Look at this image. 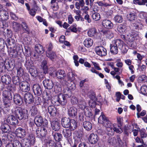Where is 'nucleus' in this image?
Wrapping results in <instances>:
<instances>
[{"label": "nucleus", "mask_w": 147, "mask_h": 147, "mask_svg": "<svg viewBox=\"0 0 147 147\" xmlns=\"http://www.w3.org/2000/svg\"><path fill=\"white\" fill-rule=\"evenodd\" d=\"M67 93H65L64 94H60L57 96H54L52 100H51V96L50 94L46 93V94L43 96V105L45 107H47L49 104L51 102L55 105H65L67 103V99L65 96L69 98L71 96V93L70 90H67Z\"/></svg>", "instance_id": "obj_1"}, {"label": "nucleus", "mask_w": 147, "mask_h": 147, "mask_svg": "<svg viewBox=\"0 0 147 147\" xmlns=\"http://www.w3.org/2000/svg\"><path fill=\"white\" fill-rule=\"evenodd\" d=\"M11 111L13 115L20 120L28 118V111L26 109L23 110L20 107L13 108L11 110Z\"/></svg>", "instance_id": "obj_2"}, {"label": "nucleus", "mask_w": 147, "mask_h": 147, "mask_svg": "<svg viewBox=\"0 0 147 147\" xmlns=\"http://www.w3.org/2000/svg\"><path fill=\"white\" fill-rule=\"evenodd\" d=\"M43 123L45 124L40 128L36 129V137L40 139L44 138L47 134V129L48 128L47 121L46 120Z\"/></svg>", "instance_id": "obj_3"}, {"label": "nucleus", "mask_w": 147, "mask_h": 147, "mask_svg": "<svg viewBox=\"0 0 147 147\" xmlns=\"http://www.w3.org/2000/svg\"><path fill=\"white\" fill-rule=\"evenodd\" d=\"M35 139L34 136L30 135L28 138H25L22 140V146L23 147H30L35 142Z\"/></svg>", "instance_id": "obj_4"}, {"label": "nucleus", "mask_w": 147, "mask_h": 147, "mask_svg": "<svg viewBox=\"0 0 147 147\" xmlns=\"http://www.w3.org/2000/svg\"><path fill=\"white\" fill-rule=\"evenodd\" d=\"M119 39L114 40L111 44L110 51L111 53L114 54H117L118 52V48L119 45Z\"/></svg>", "instance_id": "obj_5"}, {"label": "nucleus", "mask_w": 147, "mask_h": 147, "mask_svg": "<svg viewBox=\"0 0 147 147\" xmlns=\"http://www.w3.org/2000/svg\"><path fill=\"white\" fill-rule=\"evenodd\" d=\"M95 51L96 53L98 55L102 57L107 55V50L102 46H99L96 47Z\"/></svg>", "instance_id": "obj_6"}, {"label": "nucleus", "mask_w": 147, "mask_h": 147, "mask_svg": "<svg viewBox=\"0 0 147 147\" xmlns=\"http://www.w3.org/2000/svg\"><path fill=\"white\" fill-rule=\"evenodd\" d=\"M20 86L21 90L24 92H28L30 89V84L26 81L22 82Z\"/></svg>", "instance_id": "obj_7"}, {"label": "nucleus", "mask_w": 147, "mask_h": 147, "mask_svg": "<svg viewBox=\"0 0 147 147\" xmlns=\"http://www.w3.org/2000/svg\"><path fill=\"white\" fill-rule=\"evenodd\" d=\"M24 99L26 104H30L33 101V96L30 92H27L25 94Z\"/></svg>", "instance_id": "obj_8"}, {"label": "nucleus", "mask_w": 147, "mask_h": 147, "mask_svg": "<svg viewBox=\"0 0 147 147\" xmlns=\"http://www.w3.org/2000/svg\"><path fill=\"white\" fill-rule=\"evenodd\" d=\"M102 26L105 28L110 29L112 28L113 27V24L108 20H104L102 22Z\"/></svg>", "instance_id": "obj_9"}, {"label": "nucleus", "mask_w": 147, "mask_h": 147, "mask_svg": "<svg viewBox=\"0 0 147 147\" xmlns=\"http://www.w3.org/2000/svg\"><path fill=\"white\" fill-rule=\"evenodd\" d=\"M32 89L35 95L40 96L42 93L41 88L38 84H34L33 86Z\"/></svg>", "instance_id": "obj_10"}, {"label": "nucleus", "mask_w": 147, "mask_h": 147, "mask_svg": "<svg viewBox=\"0 0 147 147\" xmlns=\"http://www.w3.org/2000/svg\"><path fill=\"white\" fill-rule=\"evenodd\" d=\"M14 115H11L9 116L7 119V121L11 125H15L18 124V120Z\"/></svg>", "instance_id": "obj_11"}, {"label": "nucleus", "mask_w": 147, "mask_h": 147, "mask_svg": "<svg viewBox=\"0 0 147 147\" xmlns=\"http://www.w3.org/2000/svg\"><path fill=\"white\" fill-rule=\"evenodd\" d=\"M43 83L45 87L47 89H51L53 87V83L50 80H45L43 81Z\"/></svg>", "instance_id": "obj_12"}, {"label": "nucleus", "mask_w": 147, "mask_h": 147, "mask_svg": "<svg viewBox=\"0 0 147 147\" xmlns=\"http://www.w3.org/2000/svg\"><path fill=\"white\" fill-rule=\"evenodd\" d=\"M119 48L120 49L121 52L125 53L127 51L128 47L127 45L124 44L122 41L120 40H119Z\"/></svg>", "instance_id": "obj_13"}, {"label": "nucleus", "mask_w": 147, "mask_h": 147, "mask_svg": "<svg viewBox=\"0 0 147 147\" xmlns=\"http://www.w3.org/2000/svg\"><path fill=\"white\" fill-rule=\"evenodd\" d=\"M117 30L118 32L121 34H125L127 31V27L125 24H120L117 26Z\"/></svg>", "instance_id": "obj_14"}, {"label": "nucleus", "mask_w": 147, "mask_h": 147, "mask_svg": "<svg viewBox=\"0 0 147 147\" xmlns=\"http://www.w3.org/2000/svg\"><path fill=\"white\" fill-rule=\"evenodd\" d=\"M55 75L58 79L62 80L66 76V74L64 70L60 69L56 72Z\"/></svg>", "instance_id": "obj_15"}, {"label": "nucleus", "mask_w": 147, "mask_h": 147, "mask_svg": "<svg viewBox=\"0 0 147 147\" xmlns=\"http://www.w3.org/2000/svg\"><path fill=\"white\" fill-rule=\"evenodd\" d=\"M26 134L25 130L22 128H19L16 130V134L17 136L20 138L24 137Z\"/></svg>", "instance_id": "obj_16"}, {"label": "nucleus", "mask_w": 147, "mask_h": 147, "mask_svg": "<svg viewBox=\"0 0 147 147\" xmlns=\"http://www.w3.org/2000/svg\"><path fill=\"white\" fill-rule=\"evenodd\" d=\"M13 100L15 103L18 105L22 104V98L20 95L16 94L13 95Z\"/></svg>", "instance_id": "obj_17"}, {"label": "nucleus", "mask_w": 147, "mask_h": 147, "mask_svg": "<svg viewBox=\"0 0 147 147\" xmlns=\"http://www.w3.org/2000/svg\"><path fill=\"white\" fill-rule=\"evenodd\" d=\"M98 138L96 135L94 134H91L88 138L89 142L91 144H95L98 140Z\"/></svg>", "instance_id": "obj_18"}, {"label": "nucleus", "mask_w": 147, "mask_h": 147, "mask_svg": "<svg viewBox=\"0 0 147 147\" xmlns=\"http://www.w3.org/2000/svg\"><path fill=\"white\" fill-rule=\"evenodd\" d=\"M71 121L69 118L64 117L61 120V123L62 126L65 128H68L69 123Z\"/></svg>", "instance_id": "obj_19"}, {"label": "nucleus", "mask_w": 147, "mask_h": 147, "mask_svg": "<svg viewBox=\"0 0 147 147\" xmlns=\"http://www.w3.org/2000/svg\"><path fill=\"white\" fill-rule=\"evenodd\" d=\"M51 126L53 129L56 131H58L60 128V123L57 121H52L51 123Z\"/></svg>", "instance_id": "obj_20"}, {"label": "nucleus", "mask_w": 147, "mask_h": 147, "mask_svg": "<svg viewBox=\"0 0 147 147\" xmlns=\"http://www.w3.org/2000/svg\"><path fill=\"white\" fill-rule=\"evenodd\" d=\"M77 102L79 107L82 109L84 110L87 107L86 106V103L83 99L81 98L78 99Z\"/></svg>", "instance_id": "obj_21"}, {"label": "nucleus", "mask_w": 147, "mask_h": 147, "mask_svg": "<svg viewBox=\"0 0 147 147\" xmlns=\"http://www.w3.org/2000/svg\"><path fill=\"white\" fill-rule=\"evenodd\" d=\"M3 99L12 100L13 98L12 94L7 90H5L3 91Z\"/></svg>", "instance_id": "obj_22"}, {"label": "nucleus", "mask_w": 147, "mask_h": 147, "mask_svg": "<svg viewBox=\"0 0 147 147\" xmlns=\"http://www.w3.org/2000/svg\"><path fill=\"white\" fill-rule=\"evenodd\" d=\"M8 18V15L7 12L4 10H0V19L5 20Z\"/></svg>", "instance_id": "obj_23"}, {"label": "nucleus", "mask_w": 147, "mask_h": 147, "mask_svg": "<svg viewBox=\"0 0 147 147\" xmlns=\"http://www.w3.org/2000/svg\"><path fill=\"white\" fill-rule=\"evenodd\" d=\"M101 32L108 38L111 39L113 37V33L111 31L107 30H102Z\"/></svg>", "instance_id": "obj_24"}, {"label": "nucleus", "mask_w": 147, "mask_h": 147, "mask_svg": "<svg viewBox=\"0 0 147 147\" xmlns=\"http://www.w3.org/2000/svg\"><path fill=\"white\" fill-rule=\"evenodd\" d=\"M1 80L3 83L8 84L11 82V78L8 75H4L1 76Z\"/></svg>", "instance_id": "obj_25"}, {"label": "nucleus", "mask_w": 147, "mask_h": 147, "mask_svg": "<svg viewBox=\"0 0 147 147\" xmlns=\"http://www.w3.org/2000/svg\"><path fill=\"white\" fill-rule=\"evenodd\" d=\"M71 130L68 129H63L62 131V133L67 140L69 139L72 136Z\"/></svg>", "instance_id": "obj_26"}, {"label": "nucleus", "mask_w": 147, "mask_h": 147, "mask_svg": "<svg viewBox=\"0 0 147 147\" xmlns=\"http://www.w3.org/2000/svg\"><path fill=\"white\" fill-rule=\"evenodd\" d=\"M68 114L71 117L75 116L77 114V109L73 107H70L68 110Z\"/></svg>", "instance_id": "obj_27"}, {"label": "nucleus", "mask_w": 147, "mask_h": 147, "mask_svg": "<svg viewBox=\"0 0 147 147\" xmlns=\"http://www.w3.org/2000/svg\"><path fill=\"white\" fill-rule=\"evenodd\" d=\"M34 121L36 125L37 126H40L43 122L42 117L40 115L37 116L35 118Z\"/></svg>", "instance_id": "obj_28"}, {"label": "nucleus", "mask_w": 147, "mask_h": 147, "mask_svg": "<svg viewBox=\"0 0 147 147\" xmlns=\"http://www.w3.org/2000/svg\"><path fill=\"white\" fill-rule=\"evenodd\" d=\"M93 40L90 38H88L85 39L84 42V45L86 47L89 48L93 45Z\"/></svg>", "instance_id": "obj_29"}, {"label": "nucleus", "mask_w": 147, "mask_h": 147, "mask_svg": "<svg viewBox=\"0 0 147 147\" xmlns=\"http://www.w3.org/2000/svg\"><path fill=\"white\" fill-rule=\"evenodd\" d=\"M76 127L77 123L76 121L74 119H71L68 128L71 130L74 131L76 129Z\"/></svg>", "instance_id": "obj_30"}, {"label": "nucleus", "mask_w": 147, "mask_h": 147, "mask_svg": "<svg viewBox=\"0 0 147 147\" xmlns=\"http://www.w3.org/2000/svg\"><path fill=\"white\" fill-rule=\"evenodd\" d=\"M97 34V30L95 28H90L88 31V35L90 37L95 36Z\"/></svg>", "instance_id": "obj_31"}, {"label": "nucleus", "mask_w": 147, "mask_h": 147, "mask_svg": "<svg viewBox=\"0 0 147 147\" xmlns=\"http://www.w3.org/2000/svg\"><path fill=\"white\" fill-rule=\"evenodd\" d=\"M1 130L4 133H8L10 131V128L9 126L6 123H3L1 126Z\"/></svg>", "instance_id": "obj_32"}, {"label": "nucleus", "mask_w": 147, "mask_h": 147, "mask_svg": "<svg viewBox=\"0 0 147 147\" xmlns=\"http://www.w3.org/2000/svg\"><path fill=\"white\" fill-rule=\"evenodd\" d=\"M112 125L113 127L114 132H115L116 133L119 134H121L122 132L123 131L120 127V125L114 123L112 124Z\"/></svg>", "instance_id": "obj_33"}, {"label": "nucleus", "mask_w": 147, "mask_h": 147, "mask_svg": "<svg viewBox=\"0 0 147 147\" xmlns=\"http://www.w3.org/2000/svg\"><path fill=\"white\" fill-rule=\"evenodd\" d=\"M48 109L49 113L51 116H54L56 115L57 110L55 107L53 106H49Z\"/></svg>", "instance_id": "obj_34"}, {"label": "nucleus", "mask_w": 147, "mask_h": 147, "mask_svg": "<svg viewBox=\"0 0 147 147\" xmlns=\"http://www.w3.org/2000/svg\"><path fill=\"white\" fill-rule=\"evenodd\" d=\"M129 127L125 125L124 127V134L126 135L127 136L129 135V133L131 132V130L134 129V127L133 125H129Z\"/></svg>", "instance_id": "obj_35"}, {"label": "nucleus", "mask_w": 147, "mask_h": 147, "mask_svg": "<svg viewBox=\"0 0 147 147\" xmlns=\"http://www.w3.org/2000/svg\"><path fill=\"white\" fill-rule=\"evenodd\" d=\"M83 127L87 131L91 130L92 128V125L91 123L88 121H85L83 122Z\"/></svg>", "instance_id": "obj_36"}, {"label": "nucleus", "mask_w": 147, "mask_h": 147, "mask_svg": "<svg viewBox=\"0 0 147 147\" xmlns=\"http://www.w3.org/2000/svg\"><path fill=\"white\" fill-rule=\"evenodd\" d=\"M12 27L14 31L16 32H18L21 29L20 24L15 22H13Z\"/></svg>", "instance_id": "obj_37"}, {"label": "nucleus", "mask_w": 147, "mask_h": 147, "mask_svg": "<svg viewBox=\"0 0 147 147\" xmlns=\"http://www.w3.org/2000/svg\"><path fill=\"white\" fill-rule=\"evenodd\" d=\"M35 50L36 52L40 54L43 53L44 51L42 46L40 44H37L36 45Z\"/></svg>", "instance_id": "obj_38"}, {"label": "nucleus", "mask_w": 147, "mask_h": 147, "mask_svg": "<svg viewBox=\"0 0 147 147\" xmlns=\"http://www.w3.org/2000/svg\"><path fill=\"white\" fill-rule=\"evenodd\" d=\"M30 113L32 116H35L38 115L39 112L37 107L35 106L32 107L30 110Z\"/></svg>", "instance_id": "obj_39"}, {"label": "nucleus", "mask_w": 147, "mask_h": 147, "mask_svg": "<svg viewBox=\"0 0 147 147\" xmlns=\"http://www.w3.org/2000/svg\"><path fill=\"white\" fill-rule=\"evenodd\" d=\"M55 143L53 140L51 139L48 140L46 142V147H55Z\"/></svg>", "instance_id": "obj_40"}, {"label": "nucleus", "mask_w": 147, "mask_h": 147, "mask_svg": "<svg viewBox=\"0 0 147 147\" xmlns=\"http://www.w3.org/2000/svg\"><path fill=\"white\" fill-rule=\"evenodd\" d=\"M47 56L52 61L55 60L57 58V56L55 53L53 52H50L49 53H47Z\"/></svg>", "instance_id": "obj_41"}, {"label": "nucleus", "mask_w": 147, "mask_h": 147, "mask_svg": "<svg viewBox=\"0 0 147 147\" xmlns=\"http://www.w3.org/2000/svg\"><path fill=\"white\" fill-rule=\"evenodd\" d=\"M29 72L31 76L33 77H35L38 75V71L36 68H30L29 69Z\"/></svg>", "instance_id": "obj_42"}, {"label": "nucleus", "mask_w": 147, "mask_h": 147, "mask_svg": "<svg viewBox=\"0 0 147 147\" xmlns=\"http://www.w3.org/2000/svg\"><path fill=\"white\" fill-rule=\"evenodd\" d=\"M54 139L57 142L60 141L62 138V135L59 133H55L53 134Z\"/></svg>", "instance_id": "obj_43"}, {"label": "nucleus", "mask_w": 147, "mask_h": 147, "mask_svg": "<svg viewBox=\"0 0 147 147\" xmlns=\"http://www.w3.org/2000/svg\"><path fill=\"white\" fill-rule=\"evenodd\" d=\"M41 66L42 68L44 73H47L48 71V68L47 65V62L46 60H43L42 61Z\"/></svg>", "instance_id": "obj_44"}, {"label": "nucleus", "mask_w": 147, "mask_h": 147, "mask_svg": "<svg viewBox=\"0 0 147 147\" xmlns=\"http://www.w3.org/2000/svg\"><path fill=\"white\" fill-rule=\"evenodd\" d=\"M107 119H108L102 113L101 115L98 118V121L99 123L102 124Z\"/></svg>", "instance_id": "obj_45"}, {"label": "nucleus", "mask_w": 147, "mask_h": 147, "mask_svg": "<svg viewBox=\"0 0 147 147\" xmlns=\"http://www.w3.org/2000/svg\"><path fill=\"white\" fill-rule=\"evenodd\" d=\"M138 80L140 82H146L147 77L145 75H141L138 77Z\"/></svg>", "instance_id": "obj_46"}, {"label": "nucleus", "mask_w": 147, "mask_h": 147, "mask_svg": "<svg viewBox=\"0 0 147 147\" xmlns=\"http://www.w3.org/2000/svg\"><path fill=\"white\" fill-rule=\"evenodd\" d=\"M92 17L93 19L96 21L99 20L101 18L100 16L98 13H94L92 15Z\"/></svg>", "instance_id": "obj_47"}, {"label": "nucleus", "mask_w": 147, "mask_h": 147, "mask_svg": "<svg viewBox=\"0 0 147 147\" xmlns=\"http://www.w3.org/2000/svg\"><path fill=\"white\" fill-rule=\"evenodd\" d=\"M90 71L92 73H95L98 75L101 78H103L104 77L103 74L101 73H99L98 71H97L96 69H95L93 67H91L90 69Z\"/></svg>", "instance_id": "obj_48"}, {"label": "nucleus", "mask_w": 147, "mask_h": 147, "mask_svg": "<svg viewBox=\"0 0 147 147\" xmlns=\"http://www.w3.org/2000/svg\"><path fill=\"white\" fill-rule=\"evenodd\" d=\"M23 30L27 32L28 33H29V28L27 24L25 22H22L21 24Z\"/></svg>", "instance_id": "obj_49"}, {"label": "nucleus", "mask_w": 147, "mask_h": 147, "mask_svg": "<svg viewBox=\"0 0 147 147\" xmlns=\"http://www.w3.org/2000/svg\"><path fill=\"white\" fill-rule=\"evenodd\" d=\"M5 107L6 108L9 107L11 105V101L12 100L3 99Z\"/></svg>", "instance_id": "obj_50"}, {"label": "nucleus", "mask_w": 147, "mask_h": 147, "mask_svg": "<svg viewBox=\"0 0 147 147\" xmlns=\"http://www.w3.org/2000/svg\"><path fill=\"white\" fill-rule=\"evenodd\" d=\"M107 134L109 136H113L114 134V131L113 126L109 127L107 129Z\"/></svg>", "instance_id": "obj_51"}, {"label": "nucleus", "mask_w": 147, "mask_h": 147, "mask_svg": "<svg viewBox=\"0 0 147 147\" xmlns=\"http://www.w3.org/2000/svg\"><path fill=\"white\" fill-rule=\"evenodd\" d=\"M136 17V15L134 13H129L127 15V19L130 21L134 20Z\"/></svg>", "instance_id": "obj_52"}, {"label": "nucleus", "mask_w": 147, "mask_h": 147, "mask_svg": "<svg viewBox=\"0 0 147 147\" xmlns=\"http://www.w3.org/2000/svg\"><path fill=\"white\" fill-rule=\"evenodd\" d=\"M114 19L115 22L119 23H121L123 20L122 16L119 15L115 16L114 17Z\"/></svg>", "instance_id": "obj_53"}, {"label": "nucleus", "mask_w": 147, "mask_h": 147, "mask_svg": "<svg viewBox=\"0 0 147 147\" xmlns=\"http://www.w3.org/2000/svg\"><path fill=\"white\" fill-rule=\"evenodd\" d=\"M13 84L18 85L20 84V80L19 77L18 76H14L12 80Z\"/></svg>", "instance_id": "obj_54"}, {"label": "nucleus", "mask_w": 147, "mask_h": 147, "mask_svg": "<svg viewBox=\"0 0 147 147\" xmlns=\"http://www.w3.org/2000/svg\"><path fill=\"white\" fill-rule=\"evenodd\" d=\"M102 124L107 129L109 127L113 126L111 122L108 119L105 121V122L102 123Z\"/></svg>", "instance_id": "obj_55"}, {"label": "nucleus", "mask_w": 147, "mask_h": 147, "mask_svg": "<svg viewBox=\"0 0 147 147\" xmlns=\"http://www.w3.org/2000/svg\"><path fill=\"white\" fill-rule=\"evenodd\" d=\"M88 107L85 109L84 110V114L86 117H90L92 114L91 112L87 109Z\"/></svg>", "instance_id": "obj_56"}, {"label": "nucleus", "mask_w": 147, "mask_h": 147, "mask_svg": "<svg viewBox=\"0 0 147 147\" xmlns=\"http://www.w3.org/2000/svg\"><path fill=\"white\" fill-rule=\"evenodd\" d=\"M108 142L110 145H112L116 143V141L115 138L109 137L108 139Z\"/></svg>", "instance_id": "obj_57"}, {"label": "nucleus", "mask_w": 147, "mask_h": 147, "mask_svg": "<svg viewBox=\"0 0 147 147\" xmlns=\"http://www.w3.org/2000/svg\"><path fill=\"white\" fill-rule=\"evenodd\" d=\"M77 25L76 24H73L72 26H71L69 28H68V29H69L71 30V31L72 32H76L78 31L77 29Z\"/></svg>", "instance_id": "obj_58"}, {"label": "nucleus", "mask_w": 147, "mask_h": 147, "mask_svg": "<svg viewBox=\"0 0 147 147\" xmlns=\"http://www.w3.org/2000/svg\"><path fill=\"white\" fill-rule=\"evenodd\" d=\"M13 147H22L21 144L17 140H14L13 141Z\"/></svg>", "instance_id": "obj_59"}, {"label": "nucleus", "mask_w": 147, "mask_h": 147, "mask_svg": "<svg viewBox=\"0 0 147 147\" xmlns=\"http://www.w3.org/2000/svg\"><path fill=\"white\" fill-rule=\"evenodd\" d=\"M18 75L21 76L23 75L24 73V69L21 67H20L17 70Z\"/></svg>", "instance_id": "obj_60"}, {"label": "nucleus", "mask_w": 147, "mask_h": 147, "mask_svg": "<svg viewBox=\"0 0 147 147\" xmlns=\"http://www.w3.org/2000/svg\"><path fill=\"white\" fill-rule=\"evenodd\" d=\"M7 25L5 23V20H0V28H5Z\"/></svg>", "instance_id": "obj_61"}, {"label": "nucleus", "mask_w": 147, "mask_h": 147, "mask_svg": "<svg viewBox=\"0 0 147 147\" xmlns=\"http://www.w3.org/2000/svg\"><path fill=\"white\" fill-rule=\"evenodd\" d=\"M127 39L129 42H132L134 40V38L133 35L131 34H129L127 36Z\"/></svg>", "instance_id": "obj_62"}, {"label": "nucleus", "mask_w": 147, "mask_h": 147, "mask_svg": "<svg viewBox=\"0 0 147 147\" xmlns=\"http://www.w3.org/2000/svg\"><path fill=\"white\" fill-rule=\"evenodd\" d=\"M141 137L142 138H146L147 136L146 132L144 129H142L140 131Z\"/></svg>", "instance_id": "obj_63"}, {"label": "nucleus", "mask_w": 147, "mask_h": 147, "mask_svg": "<svg viewBox=\"0 0 147 147\" xmlns=\"http://www.w3.org/2000/svg\"><path fill=\"white\" fill-rule=\"evenodd\" d=\"M117 122L121 126L122 125L123 122V118L121 117H117Z\"/></svg>", "instance_id": "obj_64"}]
</instances>
